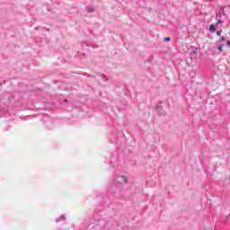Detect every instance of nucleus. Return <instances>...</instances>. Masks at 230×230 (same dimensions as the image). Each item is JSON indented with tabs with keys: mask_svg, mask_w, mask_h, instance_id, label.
I'll use <instances>...</instances> for the list:
<instances>
[{
	"mask_svg": "<svg viewBox=\"0 0 230 230\" xmlns=\"http://www.w3.org/2000/svg\"><path fill=\"white\" fill-rule=\"evenodd\" d=\"M216 31H217V29L215 28V24H211L210 27H209V31H211L213 33Z\"/></svg>",
	"mask_w": 230,
	"mask_h": 230,
	"instance_id": "obj_1",
	"label": "nucleus"
},
{
	"mask_svg": "<svg viewBox=\"0 0 230 230\" xmlns=\"http://www.w3.org/2000/svg\"><path fill=\"white\" fill-rule=\"evenodd\" d=\"M172 40V39L170 37L164 38V42H170Z\"/></svg>",
	"mask_w": 230,
	"mask_h": 230,
	"instance_id": "obj_2",
	"label": "nucleus"
},
{
	"mask_svg": "<svg viewBox=\"0 0 230 230\" xmlns=\"http://www.w3.org/2000/svg\"><path fill=\"white\" fill-rule=\"evenodd\" d=\"M225 46L224 45H219L218 47V51L222 52L224 49Z\"/></svg>",
	"mask_w": 230,
	"mask_h": 230,
	"instance_id": "obj_3",
	"label": "nucleus"
},
{
	"mask_svg": "<svg viewBox=\"0 0 230 230\" xmlns=\"http://www.w3.org/2000/svg\"><path fill=\"white\" fill-rule=\"evenodd\" d=\"M121 179H122L121 182H127V177L122 176Z\"/></svg>",
	"mask_w": 230,
	"mask_h": 230,
	"instance_id": "obj_4",
	"label": "nucleus"
},
{
	"mask_svg": "<svg viewBox=\"0 0 230 230\" xmlns=\"http://www.w3.org/2000/svg\"><path fill=\"white\" fill-rule=\"evenodd\" d=\"M222 33V31H217V37H220V34Z\"/></svg>",
	"mask_w": 230,
	"mask_h": 230,
	"instance_id": "obj_5",
	"label": "nucleus"
},
{
	"mask_svg": "<svg viewBox=\"0 0 230 230\" xmlns=\"http://www.w3.org/2000/svg\"><path fill=\"white\" fill-rule=\"evenodd\" d=\"M224 40H226V37L222 36L221 37V42H224Z\"/></svg>",
	"mask_w": 230,
	"mask_h": 230,
	"instance_id": "obj_6",
	"label": "nucleus"
},
{
	"mask_svg": "<svg viewBox=\"0 0 230 230\" xmlns=\"http://www.w3.org/2000/svg\"><path fill=\"white\" fill-rule=\"evenodd\" d=\"M220 23H222V21L219 20V21H217V22L216 23V25H217V24H220Z\"/></svg>",
	"mask_w": 230,
	"mask_h": 230,
	"instance_id": "obj_7",
	"label": "nucleus"
},
{
	"mask_svg": "<svg viewBox=\"0 0 230 230\" xmlns=\"http://www.w3.org/2000/svg\"><path fill=\"white\" fill-rule=\"evenodd\" d=\"M227 46H230V41H227Z\"/></svg>",
	"mask_w": 230,
	"mask_h": 230,
	"instance_id": "obj_8",
	"label": "nucleus"
}]
</instances>
